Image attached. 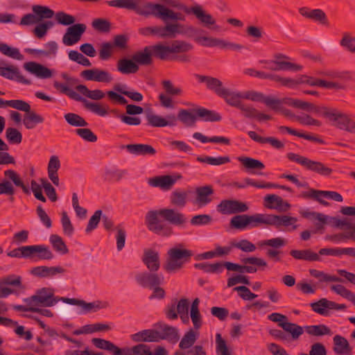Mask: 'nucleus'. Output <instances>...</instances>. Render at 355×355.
Instances as JSON below:
<instances>
[{"mask_svg": "<svg viewBox=\"0 0 355 355\" xmlns=\"http://www.w3.org/2000/svg\"><path fill=\"white\" fill-rule=\"evenodd\" d=\"M155 8H157V18L161 19L163 21H166L167 19L175 20L177 17L176 12L167 8L163 4L159 3V6H157Z\"/></svg>", "mask_w": 355, "mask_h": 355, "instance_id": "nucleus-60", "label": "nucleus"}, {"mask_svg": "<svg viewBox=\"0 0 355 355\" xmlns=\"http://www.w3.org/2000/svg\"><path fill=\"white\" fill-rule=\"evenodd\" d=\"M6 179H3L0 183V195L9 196V200L14 201L13 195L15 193V189L13 184L22 189L23 192L26 195L31 194L30 189L26 185L21 178L19 174L12 169L6 170L3 172Z\"/></svg>", "mask_w": 355, "mask_h": 355, "instance_id": "nucleus-5", "label": "nucleus"}, {"mask_svg": "<svg viewBox=\"0 0 355 355\" xmlns=\"http://www.w3.org/2000/svg\"><path fill=\"white\" fill-rule=\"evenodd\" d=\"M6 137L11 144H19L22 141L21 133L15 128H8L6 129Z\"/></svg>", "mask_w": 355, "mask_h": 355, "instance_id": "nucleus-64", "label": "nucleus"}, {"mask_svg": "<svg viewBox=\"0 0 355 355\" xmlns=\"http://www.w3.org/2000/svg\"><path fill=\"white\" fill-rule=\"evenodd\" d=\"M299 13L304 17L318 22L320 24L326 27L329 26L328 17L322 9H309L307 7L299 8Z\"/></svg>", "mask_w": 355, "mask_h": 355, "instance_id": "nucleus-21", "label": "nucleus"}, {"mask_svg": "<svg viewBox=\"0 0 355 355\" xmlns=\"http://www.w3.org/2000/svg\"><path fill=\"white\" fill-rule=\"evenodd\" d=\"M163 277L155 272H141L135 275L137 283L144 288H153L155 286L160 285Z\"/></svg>", "mask_w": 355, "mask_h": 355, "instance_id": "nucleus-19", "label": "nucleus"}, {"mask_svg": "<svg viewBox=\"0 0 355 355\" xmlns=\"http://www.w3.org/2000/svg\"><path fill=\"white\" fill-rule=\"evenodd\" d=\"M310 306L314 312L322 315L328 314L327 309L345 310L346 309L345 304H337L326 298H322L318 302H312Z\"/></svg>", "mask_w": 355, "mask_h": 355, "instance_id": "nucleus-20", "label": "nucleus"}, {"mask_svg": "<svg viewBox=\"0 0 355 355\" xmlns=\"http://www.w3.org/2000/svg\"><path fill=\"white\" fill-rule=\"evenodd\" d=\"M182 176L180 174L170 175H159L150 178L148 183L153 187H158L163 191L171 190L176 182L181 180Z\"/></svg>", "mask_w": 355, "mask_h": 355, "instance_id": "nucleus-17", "label": "nucleus"}, {"mask_svg": "<svg viewBox=\"0 0 355 355\" xmlns=\"http://www.w3.org/2000/svg\"><path fill=\"white\" fill-rule=\"evenodd\" d=\"M243 96L242 92H232L226 88L220 97L223 98L229 105L237 108L242 102L241 99L243 98Z\"/></svg>", "mask_w": 355, "mask_h": 355, "instance_id": "nucleus-38", "label": "nucleus"}, {"mask_svg": "<svg viewBox=\"0 0 355 355\" xmlns=\"http://www.w3.org/2000/svg\"><path fill=\"white\" fill-rule=\"evenodd\" d=\"M297 221V218L286 215H273L256 214L254 215H236L230 220V227L236 230H243L246 228H253L259 227L261 224L273 225L279 229L282 226L288 227L293 225V229L295 230Z\"/></svg>", "mask_w": 355, "mask_h": 355, "instance_id": "nucleus-1", "label": "nucleus"}, {"mask_svg": "<svg viewBox=\"0 0 355 355\" xmlns=\"http://www.w3.org/2000/svg\"><path fill=\"white\" fill-rule=\"evenodd\" d=\"M248 209L245 202L237 200H223L217 205V211L225 215L245 212Z\"/></svg>", "mask_w": 355, "mask_h": 355, "instance_id": "nucleus-13", "label": "nucleus"}, {"mask_svg": "<svg viewBox=\"0 0 355 355\" xmlns=\"http://www.w3.org/2000/svg\"><path fill=\"white\" fill-rule=\"evenodd\" d=\"M10 257L50 260L53 258V254L48 246L44 245H25L15 248L7 253Z\"/></svg>", "mask_w": 355, "mask_h": 355, "instance_id": "nucleus-6", "label": "nucleus"}, {"mask_svg": "<svg viewBox=\"0 0 355 355\" xmlns=\"http://www.w3.org/2000/svg\"><path fill=\"white\" fill-rule=\"evenodd\" d=\"M24 68L40 78H49L52 76L51 69L35 62H26L24 64Z\"/></svg>", "mask_w": 355, "mask_h": 355, "instance_id": "nucleus-29", "label": "nucleus"}, {"mask_svg": "<svg viewBox=\"0 0 355 355\" xmlns=\"http://www.w3.org/2000/svg\"><path fill=\"white\" fill-rule=\"evenodd\" d=\"M332 108L315 105L313 103L304 102L302 110L312 112L318 116H322L328 119Z\"/></svg>", "mask_w": 355, "mask_h": 355, "instance_id": "nucleus-44", "label": "nucleus"}, {"mask_svg": "<svg viewBox=\"0 0 355 355\" xmlns=\"http://www.w3.org/2000/svg\"><path fill=\"white\" fill-rule=\"evenodd\" d=\"M333 342V350L336 355H352V347L345 337L336 335Z\"/></svg>", "mask_w": 355, "mask_h": 355, "instance_id": "nucleus-31", "label": "nucleus"}, {"mask_svg": "<svg viewBox=\"0 0 355 355\" xmlns=\"http://www.w3.org/2000/svg\"><path fill=\"white\" fill-rule=\"evenodd\" d=\"M125 85L118 84L114 85V89L117 92L128 96L134 101L140 102L143 100V95L141 93L138 92L127 91L125 89Z\"/></svg>", "mask_w": 355, "mask_h": 355, "instance_id": "nucleus-61", "label": "nucleus"}, {"mask_svg": "<svg viewBox=\"0 0 355 355\" xmlns=\"http://www.w3.org/2000/svg\"><path fill=\"white\" fill-rule=\"evenodd\" d=\"M32 10L38 22L45 19H51L55 15L53 10L45 6L35 5L32 7Z\"/></svg>", "mask_w": 355, "mask_h": 355, "instance_id": "nucleus-43", "label": "nucleus"}, {"mask_svg": "<svg viewBox=\"0 0 355 355\" xmlns=\"http://www.w3.org/2000/svg\"><path fill=\"white\" fill-rule=\"evenodd\" d=\"M286 156L289 160L295 162L302 166L306 170L316 173L322 176L328 177L333 173V169L322 162L311 160L306 157L293 153H289Z\"/></svg>", "mask_w": 355, "mask_h": 355, "instance_id": "nucleus-10", "label": "nucleus"}, {"mask_svg": "<svg viewBox=\"0 0 355 355\" xmlns=\"http://www.w3.org/2000/svg\"><path fill=\"white\" fill-rule=\"evenodd\" d=\"M105 177L108 181L119 182L125 175L128 174L127 170H121L117 168H107L105 170Z\"/></svg>", "mask_w": 355, "mask_h": 355, "instance_id": "nucleus-62", "label": "nucleus"}, {"mask_svg": "<svg viewBox=\"0 0 355 355\" xmlns=\"http://www.w3.org/2000/svg\"><path fill=\"white\" fill-rule=\"evenodd\" d=\"M189 191L184 189H175L170 196V202L178 207H184L187 203Z\"/></svg>", "mask_w": 355, "mask_h": 355, "instance_id": "nucleus-37", "label": "nucleus"}, {"mask_svg": "<svg viewBox=\"0 0 355 355\" xmlns=\"http://www.w3.org/2000/svg\"><path fill=\"white\" fill-rule=\"evenodd\" d=\"M44 121V119L42 116L34 111L29 110L24 116L23 123L26 129L31 130L35 128L37 124L42 123Z\"/></svg>", "mask_w": 355, "mask_h": 355, "instance_id": "nucleus-39", "label": "nucleus"}, {"mask_svg": "<svg viewBox=\"0 0 355 355\" xmlns=\"http://www.w3.org/2000/svg\"><path fill=\"white\" fill-rule=\"evenodd\" d=\"M76 89L83 95L92 100H101L105 97V94L102 90L94 89L89 90L85 85H79L76 86Z\"/></svg>", "mask_w": 355, "mask_h": 355, "instance_id": "nucleus-48", "label": "nucleus"}, {"mask_svg": "<svg viewBox=\"0 0 355 355\" xmlns=\"http://www.w3.org/2000/svg\"><path fill=\"white\" fill-rule=\"evenodd\" d=\"M350 116L338 111L336 109L332 108L328 119L332 123V125L336 128L347 131Z\"/></svg>", "mask_w": 355, "mask_h": 355, "instance_id": "nucleus-25", "label": "nucleus"}, {"mask_svg": "<svg viewBox=\"0 0 355 355\" xmlns=\"http://www.w3.org/2000/svg\"><path fill=\"white\" fill-rule=\"evenodd\" d=\"M79 101L83 103L84 106L87 110L96 114L101 116H104L107 114V107L102 105L98 103L90 102L84 98H83V100Z\"/></svg>", "mask_w": 355, "mask_h": 355, "instance_id": "nucleus-46", "label": "nucleus"}, {"mask_svg": "<svg viewBox=\"0 0 355 355\" xmlns=\"http://www.w3.org/2000/svg\"><path fill=\"white\" fill-rule=\"evenodd\" d=\"M196 77L199 82L206 83L207 87L214 91L219 96L226 89L223 87V83L216 78L199 74H196Z\"/></svg>", "mask_w": 355, "mask_h": 355, "instance_id": "nucleus-30", "label": "nucleus"}, {"mask_svg": "<svg viewBox=\"0 0 355 355\" xmlns=\"http://www.w3.org/2000/svg\"><path fill=\"white\" fill-rule=\"evenodd\" d=\"M278 325L285 331L291 334L293 340H297L303 334V328L301 326L289 322H281Z\"/></svg>", "mask_w": 355, "mask_h": 355, "instance_id": "nucleus-45", "label": "nucleus"}, {"mask_svg": "<svg viewBox=\"0 0 355 355\" xmlns=\"http://www.w3.org/2000/svg\"><path fill=\"white\" fill-rule=\"evenodd\" d=\"M248 135L251 139L259 144H263L268 143L276 149H282L284 147V144L281 141L275 137H263L259 136L254 131H249Z\"/></svg>", "mask_w": 355, "mask_h": 355, "instance_id": "nucleus-35", "label": "nucleus"}, {"mask_svg": "<svg viewBox=\"0 0 355 355\" xmlns=\"http://www.w3.org/2000/svg\"><path fill=\"white\" fill-rule=\"evenodd\" d=\"M49 241L53 248L61 254H66L69 252V250L61 236L58 234H51Z\"/></svg>", "mask_w": 355, "mask_h": 355, "instance_id": "nucleus-51", "label": "nucleus"}, {"mask_svg": "<svg viewBox=\"0 0 355 355\" xmlns=\"http://www.w3.org/2000/svg\"><path fill=\"white\" fill-rule=\"evenodd\" d=\"M109 306V303L107 302H102V301H95L93 302H86L83 300V303L82 304V309L83 312L89 313V312H96L102 309H106Z\"/></svg>", "mask_w": 355, "mask_h": 355, "instance_id": "nucleus-59", "label": "nucleus"}, {"mask_svg": "<svg viewBox=\"0 0 355 355\" xmlns=\"http://www.w3.org/2000/svg\"><path fill=\"white\" fill-rule=\"evenodd\" d=\"M290 254L295 259L304 260L307 261H320V257L318 254L313 252L311 249L306 250H292Z\"/></svg>", "mask_w": 355, "mask_h": 355, "instance_id": "nucleus-36", "label": "nucleus"}, {"mask_svg": "<svg viewBox=\"0 0 355 355\" xmlns=\"http://www.w3.org/2000/svg\"><path fill=\"white\" fill-rule=\"evenodd\" d=\"M197 161L201 163H206L207 164L213 165V166H219L227 164L230 162V158L229 156L224 157H213L209 156L201 157L198 156L197 157Z\"/></svg>", "mask_w": 355, "mask_h": 355, "instance_id": "nucleus-55", "label": "nucleus"}, {"mask_svg": "<svg viewBox=\"0 0 355 355\" xmlns=\"http://www.w3.org/2000/svg\"><path fill=\"white\" fill-rule=\"evenodd\" d=\"M116 68L122 74L135 73L139 69V66L133 61L132 58L131 59H119L116 64Z\"/></svg>", "mask_w": 355, "mask_h": 355, "instance_id": "nucleus-34", "label": "nucleus"}, {"mask_svg": "<svg viewBox=\"0 0 355 355\" xmlns=\"http://www.w3.org/2000/svg\"><path fill=\"white\" fill-rule=\"evenodd\" d=\"M194 267L207 273H220L223 270V265L220 262L214 263H198L194 264Z\"/></svg>", "mask_w": 355, "mask_h": 355, "instance_id": "nucleus-54", "label": "nucleus"}, {"mask_svg": "<svg viewBox=\"0 0 355 355\" xmlns=\"http://www.w3.org/2000/svg\"><path fill=\"white\" fill-rule=\"evenodd\" d=\"M178 119L186 126H194L197 120V115L188 110L182 109L178 114Z\"/></svg>", "mask_w": 355, "mask_h": 355, "instance_id": "nucleus-52", "label": "nucleus"}, {"mask_svg": "<svg viewBox=\"0 0 355 355\" xmlns=\"http://www.w3.org/2000/svg\"><path fill=\"white\" fill-rule=\"evenodd\" d=\"M155 327L159 329L157 330V342L166 340L171 343H176L179 338V331L176 327L169 326L163 322H157Z\"/></svg>", "mask_w": 355, "mask_h": 355, "instance_id": "nucleus-15", "label": "nucleus"}, {"mask_svg": "<svg viewBox=\"0 0 355 355\" xmlns=\"http://www.w3.org/2000/svg\"><path fill=\"white\" fill-rule=\"evenodd\" d=\"M193 137L200 141L202 143L211 142L215 144H223L225 145L230 144V139L225 137L214 136L211 137H207L200 132H195L193 135Z\"/></svg>", "mask_w": 355, "mask_h": 355, "instance_id": "nucleus-47", "label": "nucleus"}, {"mask_svg": "<svg viewBox=\"0 0 355 355\" xmlns=\"http://www.w3.org/2000/svg\"><path fill=\"white\" fill-rule=\"evenodd\" d=\"M133 3L134 8L132 10L137 14L143 16L157 17V10L155 8L159 6V3H144L142 0H135Z\"/></svg>", "mask_w": 355, "mask_h": 355, "instance_id": "nucleus-28", "label": "nucleus"}, {"mask_svg": "<svg viewBox=\"0 0 355 355\" xmlns=\"http://www.w3.org/2000/svg\"><path fill=\"white\" fill-rule=\"evenodd\" d=\"M196 204L199 207H204L212 201L211 196L214 191L211 185L198 187L196 189Z\"/></svg>", "mask_w": 355, "mask_h": 355, "instance_id": "nucleus-26", "label": "nucleus"}, {"mask_svg": "<svg viewBox=\"0 0 355 355\" xmlns=\"http://www.w3.org/2000/svg\"><path fill=\"white\" fill-rule=\"evenodd\" d=\"M132 57L133 61H135L138 66H148L153 63V55L149 46L144 47L142 51H137Z\"/></svg>", "mask_w": 355, "mask_h": 355, "instance_id": "nucleus-33", "label": "nucleus"}, {"mask_svg": "<svg viewBox=\"0 0 355 355\" xmlns=\"http://www.w3.org/2000/svg\"><path fill=\"white\" fill-rule=\"evenodd\" d=\"M265 207L268 209H277L279 211H286L291 208V205L284 201L280 196L269 194L264 197Z\"/></svg>", "mask_w": 355, "mask_h": 355, "instance_id": "nucleus-27", "label": "nucleus"}, {"mask_svg": "<svg viewBox=\"0 0 355 355\" xmlns=\"http://www.w3.org/2000/svg\"><path fill=\"white\" fill-rule=\"evenodd\" d=\"M167 255L163 268L167 272L172 273L180 270L185 263L189 262L193 253L190 250L183 248L182 244H178L168 250Z\"/></svg>", "mask_w": 355, "mask_h": 355, "instance_id": "nucleus-3", "label": "nucleus"}, {"mask_svg": "<svg viewBox=\"0 0 355 355\" xmlns=\"http://www.w3.org/2000/svg\"><path fill=\"white\" fill-rule=\"evenodd\" d=\"M162 1L170 7L182 10L187 14L193 13L206 27L209 28L216 24L214 18L210 14L206 13L199 5L189 8L181 3L180 0H162Z\"/></svg>", "mask_w": 355, "mask_h": 355, "instance_id": "nucleus-9", "label": "nucleus"}, {"mask_svg": "<svg viewBox=\"0 0 355 355\" xmlns=\"http://www.w3.org/2000/svg\"><path fill=\"white\" fill-rule=\"evenodd\" d=\"M64 119L72 126L85 127L88 125L87 122L77 114L67 113L64 115Z\"/></svg>", "mask_w": 355, "mask_h": 355, "instance_id": "nucleus-63", "label": "nucleus"}, {"mask_svg": "<svg viewBox=\"0 0 355 355\" xmlns=\"http://www.w3.org/2000/svg\"><path fill=\"white\" fill-rule=\"evenodd\" d=\"M92 343L96 347L106 350L112 355H134L132 348L121 349L111 341L103 338H94Z\"/></svg>", "mask_w": 355, "mask_h": 355, "instance_id": "nucleus-16", "label": "nucleus"}, {"mask_svg": "<svg viewBox=\"0 0 355 355\" xmlns=\"http://www.w3.org/2000/svg\"><path fill=\"white\" fill-rule=\"evenodd\" d=\"M0 76L8 80H15L24 85H31L32 83L30 80L24 78V76L21 74L19 68L15 65L0 67Z\"/></svg>", "mask_w": 355, "mask_h": 355, "instance_id": "nucleus-23", "label": "nucleus"}, {"mask_svg": "<svg viewBox=\"0 0 355 355\" xmlns=\"http://www.w3.org/2000/svg\"><path fill=\"white\" fill-rule=\"evenodd\" d=\"M243 73L244 74L250 76L257 77L261 79H268L272 80L279 84V85L281 86L291 85V84L294 83L293 80L287 79V78L286 77H282L278 74L266 73L264 71L255 70L254 69L252 68L245 69Z\"/></svg>", "mask_w": 355, "mask_h": 355, "instance_id": "nucleus-18", "label": "nucleus"}, {"mask_svg": "<svg viewBox=\"0 0 355 355\" xmlns=\"http://www.w3.org/2000/svg\"><path fill=\"white\" fill-rule=\"evenodd\" d=\"M237 159L247 169L262 170L265 168V165L261 161L254 158L248 157H239Z\"/></svg>", "mask_w": 355, "mask_h": 355, "instance_id": "nucleus-56", "label": "nucleus"}, {"mask_svg": "<svg viewBox=\"0 0 355 355\" xmlns=\"http://www.w3.org/2000/svg\"><path fill=\"white\" fill-rule=\"evenodd\" d=\"M141 260L150 272H157L159 269L160 259L157 251L150 248L145 249Z\"/></svg>", "mask_w": 355, "mask_h": 355, "instance_id": "nucleus-24", "label": "nucleus"}, {"mask_svg": "<svg viewBox=\"0 0 355 355\" xmlns=\"http://www.w3.org/2000/svg\"><path fill=\"white\" fill-rule=\"evenodd\" d=\"M80 76L87 80L100 83H110L113 80L108 71L98 69L84 70L80 73Z\"/></svg>", "mask_w": 355, "mask_h": 355, "instance_id": "nucleus-22", "label": "nucleus"}, {"mask_svg": "<svg viewBox=\"0 0 355 355\" xmlns=\"http://www.w3.org/2000/svg\"><path fill=\"white\" fill-rule=\"evenodd\" d=\"M339 44L346 51L355 54V36L353 33L343 32Z\"/></svg>", "mask_w": 355, "mask_h": 355, "instance_id": "nucleus-42", "label": "nucleus"}, {"mask_svg": "<svg viewBox=\"0 0 355 355\" xmlns=\"http://www.w3.org/2000/svg\"><path fill=\"white\" fill-rule=\"evenodd\" d=\"M184 26L179 23H168L164 26H155L140 28L139 33L144 36H157L159 38H175L182 34Z\"/></svg>", "mask_w": 355, "mask_h": 355, "instance_id": "nucleus-7", "label": "nucleus"}, {"mask_svg": "<svg viewBox=\"0 0 355 355\" xmlns=\"http://www.w3.org/2000/svg\"><path fill=\"white\" fill-rule=\"evenodd\" d=\"M54 87L59 90L61 93L68 96L70 98L75 100L76 101H79L83 100V97H81L77 92L71 89L68 85L60 83L58 81H55L53 83Z\"/></svg>", "mask_w": 355, "mask_h": 355, "instance_id": "nucleus-57", "label": "nucleus"}, {"mask_svg": "<svg viewBox=\"0 0 355 355\" xmlns=\"http://www.w3.org/2000/svg\"><path fill=\"white\" fill-rule=\"evenodd\" d=\"M331 291L351 301L355 306V294L341 284L332 285Z\"/></svg>", "mask_w": 355, "mask_h": 355, "instance_id": "nucleus-58", "label": "nucleus"}, {"mask_svg": "<svg viewBox=\"0 0 355 355\" xmlns=\"http://www.w3.org/2000/svg\"><path fill=\"white\" fill-rule=\"evenodd\" d=\"M135 342H157V330L145 329L131 335Z\"/></svg>", "mask_w": 355, "mask_h": 355, "instance_id": "nucleus-41", "label": "nucleus"}, {"mask_svg": "<svg viewBox=\"0 0 355 355\" xmlns=\"http://www.w3.org/2000/svg\"><path fill=\"white\" fill-rule=\"evenodd\" d=\"M309 273L312 277L318 279L320 282H344L343 279L340 277L324 273V272L316 269H310Z\"/></svg>", "mask_w": 355, "mask_h": 355, "instance_id": "nucleus-49", "label": "nucleus"}, {"mask_svg": "<svg viewBox=\"0 0 355 355\" xmlns=\"http://www.w3.org/2000/svg\"><path fill=\"white\" fill-rule=\"evenodd\" d=\"M197 115V118L205 121H220L221 116L215 111L207 110L205 107H198L193 110Z\"/></svg>", "mask_w": 355, "mask_h": 355, "instance_id": "nucleus-40", "label": "nucleus"}, {"mask_svg": "<svg viewBox=\"0 0 355 355\" xmlns=\"http://www.w3.org/2000/svg\"><path fill=\"white\" fill-rule=\"evenodd\" d=\"M299 196L305 199H314L324 206H329V203L322 199V198H330L336 202H342L343 200V196L336 191H321L314 189H311L309 191H303Z\"/></svg>", "mask_w": 355, "mask_h": 355, "instance_id": "nucleus-12", "label": "nucleus"}, {"mask_svg": "<svg viewBox=\"0 0 355 355\" xmlns=\"http://www.w3.org/2000/svg\"><path fill=\"white\" fill-rule=\"evenodd\" d=\"M153 56L162 60L168 59L170 54H179L187 53L193 49V45L184 40H173L170 45H164L162 43H157L149 46Z\"/></svg>", "mask_w": 355, "mask_h": 355, "instance_id": "nucleus-4", "label": "nucleus"}, {"mask_svg": "<svg viewBox=\"0 0 355 355\" xmlns=\"http://www.w3.org/2000/svg\"><path fill=\"white\" fill-rule=\"evenodd\" d=\"M87 29L85 24H75L68 27L62 37V43L66 46H73L78 43Z\"/></svg>", "mask_w": 355, "mask_h": 355, "instance_id": "nucleus-14", "label": "nucleus"}, {"mask_svg": "<svg viewBox=\"0 0 355 355\" xmlns=\"http://www.w3.org/2000/svg\"><path fill=\"white\" fill-rule=\"evenodd\" d=\"M158 216L176 226H184L187 223L185 215L175 209H161L149 211L145 217V223L149 231L161 236H169L173 234L172 227L161 221Z\"/></svg>", "mask_w": 355, "mask_h": 355, "instance_id": "nucleus-2", "label": "nucleus"}, {"mask_svg": "<svg viewBox=\"0 0 355 355\" xmlns=\"http://www.w3.org/2000/svg\"><path fill=\"white\" fill-rule=\"evenodd\" d=\"M198 332L193 329H189L182 337L179 347L182 349H189L193 345L198 338Z\"/></svg>", "mask_w": 355, "mask_h": 355, "instance_id": "nucleus-50", "label": "nucleus"}, {"mask_svg": "<svg viewBox=\"0 0 355 355\" xmlns=\"http://www.w3.org/2000/svg\"><path fill=\"white\" fill-rule=\"evenodd\" d=\"M59 301V297L55 296L54 290L51 288L38 289L35 295L28 297L30 304L33 306H53Z\"/></svg>", "mask_w": 355, "mask_h": 355, "instance_id": "nucleus-11", "label": "nucleus"}, {"mask_svg": "<svg viewBox=\"0 0 355 355\" xmlns=\"http://www.w3.org/2000/svg\"><path fill=\"white\" fill-rule=\"evenodd\" d=\"M122 148H125L130 153L135 155H154L156 153V150L148 144H128L123 146Z\"/></svg>", "mask_w": 355, "mask_h": 355, "instance_id": "nucleus-32", "label": "nucleus"}, {"mask_svg": "<svg viewBox=\"0 0 355 355\" xmlns=\"http://www.w3.org/2000/svg\"><path fill=\"white\" fill-rule=\"evenodd\" d=\"M241 262L244 265H239L232 262H224L223 267L228 270L236 271L240 273H255L258 269L264 270L268 267L267 262L262 258L256 257H250L241 259Z\"/></svg>", "mask_w": 355, "mask_h": 355, "instance_id": "nucleus-8", "label": "nucleus"}, {"mask_svg": "<svg viewBox=\"0 0 355 355\" xmlns=\"http://www.w3.org/2000/svg\"><path fill=\"white\" fill-rule=\"evenodd\" d=\"M304 329L308 334L314 336H322L331 334V329L325 324L306 326Z\"/></svg>", "mask_w": 355, "mask_h": 355, "instance_id": "nucleus-53", "label": "nucleus"}]
</instances>
